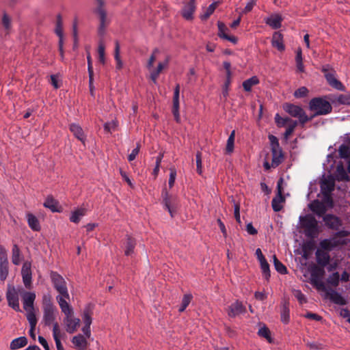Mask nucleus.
Masks as SVG:
<instances>
[{"label":"nucleus","instance_id":"f03ea898","mask_svg":"<svg viewBox=\"0 0 350 350\" xmlns=\"http://www.w3.org/2000/svg\"><path fill=\"white\" fill-rule=\"evenodd\" d=\"M42 303L43 310L42 322L46 326L53 325V328L54 324L58 323L55 321L58 314L57 309L53 304L49 295H44L43 296Z\"/></svg>","mask_w":350,"mask_h":350},{"label":"nucleus","instance_id":"6e6d98bb","mask_svg":"<svg viewBox=\"0 0 350 350\" xmlns=\"http://www.w3.org/2000/svg\"><path fill=\"white\" fill-rule=\"evenodd\" d=\"M118 127V122L116 120H112L111 122H107L104 125V129L106 131L111 133L115 131Z\"/></svg>","mask_w":350,"mask_h":350},{"label":"nucleus","instance_id":"0e129e2a","mask_svg":"<svg viewBox=\"0 0 350 350\" xmlns=\"http://www.w3.org/2000/svg\"><path fill=\"white\" fill-rule=\"evenodd\" d=\"M2 24H3V27H4V28L7 31H9L10 29V28H11V19L9 17V16L7 15L6 14H4L3 16Z\"/></svg>","mask_w":350,"mask_h":350},{"label":"nucleus","instance_id":"052dcab7","mask_svg":"<svg viewBox=\"0 0 350 350\" xmlns=\"http://www.w3.org/2000/svg\"><path fill=\"white\" fill-rule=\"evenodd\" d=\"M99 61L103 64L105 63V45L102 41H100L98 48Z\"/></svg>","mask_w":350,"mask_h":350},{"label":"nucleus","instance_id":"dca6fc26","mask_svg":"<svg viewBox=\"0 0 350 350\" xmlns=\"http://www.w3.org/2000/svg\"><path fill=\"white\" fill-rule=\"evenodd\" d=\"M282 183V179L280 178V180L278 182V195L273 198L271 202L272 208L274 211L278 212L282 210V204L284 202L285 199L284 197L282 196V189H281V184Z\"/></svg>","mask_w":350,"mask_h":350},{"label":"nucleus","instance_id":"774afa93","mask_svg":"<svg viewBox=\"0 0 350 350\" xmlns=\"http://www.w3.org/2000/svg\"><path fill=\"white\" fill-rule=\"evenodd\" d=\"M139 150H140V145H139V144H137L136 148H134L132 150L131 153L128 156V159L129 161H132L136 158L137 155L138 154V153L139 152Z\"/></svg>","mask_w":350,"mask_h":350},{"label":"nucleus","instance_id":"9d476101","mask_svg":"<svg viewBox=\"0 0 350 350\" xmlns=\"http://www.w3.org/2000/svg\"><path fill=\"white\" fill-rule=\"evenodd\" d=\"M64 315V323L65 325L66 331L69 334L75 333L80 326V319L74 317L73 312H70L69 314Z\"/></svg>","mask_w":350,"mask_h":350},{"label":"nucleus","instance_id":"4468645a","mask_svg":"<svg viewBox=\"0 0 350 350\" xmlns=\"http://www.w3.org/2000/svg\"><path fill=\"white\" fill-rule=\"evenodd\" d=\"M323 219L325 226L333 230H338L342 225V220L338 217L332 214L325 215Z\"/></svg>","mask_w":350,"mask_h":350},{"label":"nucleus","instance_id":"39448f33","mask_svg":"<svg viewBox=\"0 0 350 350\" xmlns=\"http://www.w3.org/2000/svg\"><path fill=\"white\" fill-rule=\"evenodd\" d=\"M309 107L311 111L314 112V116L326 115L332 109L329 102L323 98H312L309 103Z\"/></svg>","mask_w":350,"mask_h":350},{"label":"nucleus","instance_id":"69168bd1","mask_svg":"<svg viewBox=\"0 0 350 350\" xmlns=\"http://www.w3.org/2000/svg\"><path fill=\"white\" fill-rule=\"evenodd\" d=\"M170 178H169V187L172 188L174 185L176 177V171L175 168H170Z\"/></svg>","mask_w":350,"mask_h":350},{"label":"nucleus","instance_id":"cd10ccee","mask_svg":"<svg viewBox=\"0 0 350 350\" xmlns=\"http://www.w3.org/2000/svg\"><path fill=\"white\" fill-rule=\"evenodd\" d=\"M26 217L29 228L33 231H40L41 227L37 217L31 213H27Z\"/></svg>","mask_w":350,"mask_h":350},{"label":"nucleus","instance_id":"a878e982","mask_svg":"<svg viewBox=\"0 0 350 350\" xmlns=\"http://www.w3.org/2000/svg\"><path fill=\"white\" fill-rule=\"evenodd\" d=\"M217 25H218V29H219L218 36L220 38L228 40L234 44L237 43V38L236 37L230 36L226 33V31H227L228 29L223 23L218 22Z\"/></svg>","mask_w":350,"mask_h":350},{"label":"nucleus","instance_id":"7c9ffc66","mask_svg":"<svg viewBox=\"0 0 350 350\" xmlns=\"http://www.w3.org/2000/svg\"><path fill=\"white\" fill-rule=\"evenodd\" d=\"M167 64L168 61L167 59L165 62H159L155 70L150 69V78L154 83L157 81L161 71L167 66Z\"/></svg>","mask_w":350,"mask_h":350},{"label":"nucleus","instance_id":"a19ab883","mask_svg":"<svg viewBox=\"0 0 350 350\" xmlns=\"http://www.w3.org/2000/svg\"><path fill=\"white\" fill-rule=\"evenodd\" d=\"M288 125L286 126V131L284 134V139L286 140H288L289 137L292 135V133L294 132L295 129L297 126V121L291 120V121L287 123Z\"/></svg>","mask_w":350,"mask_h":350},{"label":"nucleus","instance_id":"4c0bfd02","mask_svg":"<svg viewBox=\"0 0 350 350\" xmlns=\"http://www.w3.org/2000/svg\"><path fill=\"white\" fill-rule=\"evenodd\" d=\"M44 206L51 209L53 212L58 211V202L51 196L47 197L44 203Z\"/></svg>","mask_w":350,"mask_h":350},{"label":"nucleus","instance_id":"f257e3e1","mask_svg":"<svg viewBox=\"0 0 350 350\" xmlns=\"http://www.w3.org/2000/svg\"><path fill=\"white\" fill-rule=\"evenodd\" d=\"M350 235V232L342 230L336 232L334 235L328 239H324L319 243V247L327 252L347 245L350 243V239L347 238Z\"/></svg>","mask_w":350,"mask_h":350},{"label":"nucleus","instance_id":"338daca9","mask_svg":"<svg viewBox=\"0 0 350 350\" xmlns=\"http://www.w3.org/2000/svg\"><path fill=\"white\" fill-rule=\"evenodd\" d=\"M269 139L271 144V148H280L279 142L278 138L273 135H269Z\"/></svg>","mask_w":350,"mask_h":350},{"label":"nucleus","instance_id":"ddd939ff","mask_svg":"<svg viewBox=\"0 0 350 350\" xmlns=\"http://www.w3.org/2000/svg\"><path fill=\"white\" fill-rule=\"evenodd\" d=\"M320 187L323 196L330 198V194L334 191L335 187L334 179L331 176L325 178L321 181Z\"/></svg>","mask_w":350,"mask_h":350},{"label":"nucleus","instance_id":"5fc2aeb1","mask_svg":"<svg viewBox=\"0 0 350 350\" xmlns=\"http://www.w3.org/2000/svg\"><path fill=\"white\" fill-rule=\"evenodd\" d=\"M172 113L174 116V118L177 122H179L180 120V114H179V100H173V109Z\"/></svg>","mask_w":350,"mask_h":350},{"label":"nucleus","instance_id":"2eb2a0df","mask_svg":"<svg viewBox=\"0 0 350 350\" xmlns=\"http://www.w3.org/2000/svg\"><path fill=\"white\" fill-rule=\"evenodd\" d=\"M95 12L98 15L100 19V25L98 29V34L103 36L105 33V27L109 24V21L107 18V12L105 8H96Z\"/></svg>","mask_w":350,"mask_h":350},{"label":"nucleus","instance_id":"9b49d317","mask_svg":"<svg viewBox=\"0 0 350 350\" xmlns=\"http://www.w3.org/2000/svg\"><path fill=\"white\" fill-rule=\"evenodd\" d=\"M163 202L165 208L168 211L171 217H173L176 213L178 207L177 198L170 196L166 191H163Z\"/></svg>","mask_w":350,"mask_h":350},{"label":"nucleus","instance_id":"a211bd4d","mask_svg":"<svg viewBox=\"0 0 350 350\" xmlns=\"http://www.w3.org/2000/svg\"><path fill=\"white\" fill-rule=\"evenodd\" d=\"M23 308L25 310H33V303L36 299V294L33 292H23L22 294Z\"/></svg>","mask_w":350,"mask_h":350},{"label":"nucleus","instance_id":"79ce46f5","mask_svg":"<svg viewBox=\"0 0 350 350\" xmlns=\"http://www.w3.org/2000/svg\"><path fill=\"white\" fill-rule=\"evenodd\" d=\"M273 260L277 271L281 274H285L287 273L286 267L277 258L275 255H273Z\"/></svg>","mask_w":350,"mask_h":350},{"label":"nucleus","instance_id":"473e14b6","mask_svg":"<svg viewBox=\"0 0 350 350\" xmlns=\"http://www.w3.org/2000/svg\"><path fill=\"white\" fill-rule=\"evenodd\" d=\"M70 130L78 139L84 142L85 137L83 131L79 125L77 124H71L70 126Z\"/></svg>","mask_w":350,"mask_h":350},{"label":"nucleus","instance_id":"6e6552de","mask_svg":"<svg viewBox=\"0 0 350 350\" xmlns=\"http://www.w3.org/2000/svg\"><path fill=\"white\" fill-rule=\"evenodd\" d=\"M50 278L53 283V287L59 293V294H63V296H67L68 293L67 284L64 278L59 275L58 273L51 271L50 273Z\"/></svg>","mask_w":350,"mask_h":350},{"label":"nucleus","instance_id":"f3484780","mask_svg":"<svg viewBox=\"0 0 350 350\" xmlns=\"http://www.w3.org/2000/svg\"><path fill=\"white\" fill-rule=\"evenodd\" d=\"M70 299V295L68 293L67 296L64 297L63 294H59L56 297V300L59 306V308L62 310V312L64 314H69L70 312H73L72 308L68 303V300Z\"/></svg>","mask_w":350,"mask_h":350},{"label":"nucleus","instance_id":"09e8293b","mask_svg":"<svg viewBox=\"0 0 350 350\" xmlns=\"http://www.w3.org/2000/svg\"><path fill=\"white\" fill-rule=\"evenodd\" d=\"M258 334L260 336L266 338L269 342L271 343L272 342V339L271 338V332L267 327L263 326V327H260L258 329Z\"/></svg>","mask_w":350,"mask_h":350},{"label":"nucleus","instance_id":"c756f323","mask_svg":"<svg viewBox=\"0 0 350 350\" xmlns=\"http://www.w3.org/2000/svg\"><path fill=\"white\" fill-rule=\"evenodd\" d=\"M86 212L87 209L84 207H81L74 211L70 217V221L75 224L79 223L81 218L86 214Z\"/></svg>","mask_w":350,"mask_h":350},{"label":"nucleus","instance_id":"393cba45","mask_svg":"<svg viewBox=\"0 0 350 350\" xmlns=\"http://www.w3.org/2000/svg\"><path fill=\"white\" fill-rule=\"evenodd\" d=\"M272 161H271V167H276L278 166L282 161L283 154L282 152V149L280 148H272Z\"/></svg>","mask_w":350,"mask_h":350},{"label":"nucleus","instance_id":"680f3d73","mask_svg":"<svg viewBox=\"0 0 350 350\" xmlns=\"http://www.w3.org/2000/svg\"><path fill=\"white\" fill-rule=\"evenodd\" d=\"M159 53V51L156 49L153 51L152 55H150V57L148 59V64H147V68H148L149 70H150L151 68L152 67L153 63L154 62V61L157 59V55Z\"/></svg>","mask_w":350,"mask_h":350},{"label":"nucleus","instance_id":"1a4fd4ad","mask_svg":"<svg viewBox=\"0 0 350 350\" xmlns=\"http://www.w3.org/2000/svg\"><path fill=\"white\" fill-rule=\"evenodd\" d=\"M9 275L8 252L5 247L0 244V282H3Z\"/></svg>","mask_w":350,"mask_h":350},{"label":"nucleus","instance_id":"49530a36","mask_svg":"<svg viewBox=\"0 0 350 350\" xmlns=\"http://www.w3.org/2000/svg\"><path fill=\"white\" fill-rule=\"evenodd\" d=\"M260 268L262 269L264 278L268 280L270 278L269 265L266 259L260 261Z\"/></svg>","mask_w":350,"mask_h":350},{"label":"nucleus","instance_id":"0eeeda50","mask_svg":"<svg viewBox=\"0 0 350 350\" xmlns=\"http://www.w3.org/2000/svg\"><path fill=\"white\" fill-rule=\"evenodd\" d=\"M23 290L22 288H16L13 286L8 285L6 292V299L9 306L12 308L17 312H21L19 305V294H23Z\"/></svg>","mask_w":350,"mask_h":350},{"label":"nucleus","instance_id":"603ef678","mask_svg":"<svg viewBox=\"0 0 350 350\" xmlns=\"http://www.w3.org/2000/svg\"><path fill=\"white\" fill-rule=\"evenodd\" d=\"M27 312V319L29 321L30 327H36L37 324V318L33 310H28Z\"/></svg>","mask_w":350,"mask_h":350},{"label":"nucleus","instance_id":"423d86ee","mask_svg":"<svg viewBox=\"0 0 350 350\" xmlns=\"http://www.w3.org/2000/svg\"><path fill=\"white\" fill-rule=\"evenodd\" d=\"M283 109L292 117L297 118L299 119V122L303 125L311 120V118H309L306 114L304 109L298 105L291 103H285L283 105Z\"/></svg>","mask_w":350,"mask_h":350},{"label":"nucleus","instance_id":"e433bc0d","mask_svg":"<svg viewBox=\"0 0 350 350\" xmlns=\"http://www.w3.org/2000/svg\"><path fill=\"white\" fill-rule=\"evenodd\" d=\"M259 83V79L257 77L254 76L243 83V87L246 92L251 91L252 87Z\"/></svg>","mask_w":350,"mask_h":350},{"label":"nucleus","instance_id":"bb28decb","mask_svg":"<svg viewBox=\"0 0 350 350\" xmlns=\"http://www.w3.org/2000/svg\"><path fill=\"white\" fill-rule=\"evenodd\" d=\"M272 46L275 47L278 51H283L284 45L283 44V36L280 32H275L272 37Z\"/></svg>","mask_w":350,"mask_h":350},{"label":"nucleus","instance_id":"c9c22d12","mask_svg":"<svg viewBox=\"0 0 350 350\" xmlns=\"http://www.w3.org/2000/svg\"><path fill=\"white\" fill-rule=\"evenodd\" d=\"M218 2H213L211 3L207 8H206L202 14L200 15V18L203 21L207 20L209 16L214 12L217 6L218 5Z\"/></svg>","mask_w":350,"mask_h":350},{"label":"nucleus","instance_id":"13d9d810","mask_svg":"<svg viewBox=\"0 0 350 350\" xmlns=\"http://www.w3.org/2000/svg\"><path fill=\"white\" fill-rule=\"evenodd\" d=\"M308 90L306 87H301L294 92V96L296 98H303L308 95Z\"/></svg>","mask_w":350,"mask_h":350},{"label":"nucleus","instance_id":"bf43d9fd","mask_svg":"<svg viewBox=\"0 0 350 350\" xmlns=\"http://www.w3.org/2000/svg\"><path fill=\"white\" fill-rule=\"evenodd\" d=\"M293 295L296 297V299L299 301L301 304L307 302V299L306 296L301 293L299 290H294Z\"/></svg>","mask_w":350,"mask_h":350},{"label":"nucleus","instance_id":"4d7b16f0","mask_svg":"<svg viewBox=\"0 0 350 350\" xmlns=\"http://www.w3.org/2000/svg\"><path fill=\"white\" fill-rule=\"evenodd\" d=\"M336 101L339 104L350 105V96L346 94H340L336 98Z\"/></svg>","mask_w":350,"mask_h":350},{"label":"nucleus","instance_id":"3c124183","mask_svg":"<svg viewBox=\"0 0 350 350\" xmlns=\"http://www.w3.org/2000/svg\"><path fill=\"white\" fill-rule=\"evenodd\" d=\"M290 118H282L278 113H277L275 116V122L278 126L282 127L284 126L287 123L291 121Z\"/></svg>","mask_w":350,"mask_h":350},{"label":"nucleus","instance_id":"b1692460","mask_svg":"<svg viewBox=\"0 0 350 350\" xmlns=\"http://www.w3.org/2000/svg\"><path fill=\"white\" fill-rule=\"evenodd\" d=\"M72 342L75 347L78 350H85L87 347L88 342L83 335L78 334L72 339Z\"/></svg>","mask_w":350,"mask_h":350},{"label":"nucleus","instance_id":"412c9836","mask_svg":"<svg viewBox=\"0 0 350 350\" xmlns=\"http://www.w3.org/2000/svg\"><path fill=\"white\" fill-rule=\"evenodd\" d=\"M282 18L280 15L275 14L265 18V22L272 29H276L281 27Z\"/></svg>","mask_w":350,"mask_h":350},{"label":"nucleus","instance_id":"c85d7f7f","mask_svg":"<svg viewBox=\"0 0 350 350\" xmlns=\"http://www.w3.org/2000/svg\"><path fill=\"white\" fill-rule=\"evenodd\" d=\"M53 336L55 342V345L57 350H64L63 345L60 341L61 332L58 323L54 324L53 329Z\"/></svg>","mask_w":350,"mask_h":350},{"label":"nucleus","instance_id":"58836bf2","mask_svg":"<svg viewBox=\"0 0 350 350\" xmlns=\"http://www.w3.org/2000/svg\"><path fill=\"white\" fill-rule=\"evenodd\" d=\"M336 176V179L339 181L349 180V176L342 165L337 166Z\"/></svg>","mask_w":350,"mask_h":350},{"label":"nucleus","instance_id":"aec40b11","mask_svg":"<svg viewBox=\"0 0 350 350\" xmlns=\"http://www.w3.org/2000/svg\"><path fill=\"white\" fill-rule=\"evenodd\" d=\"M245 310V307L243 305L242 302L237 300L228 307V314L230 317H235L239 314L244 313Z\"/></svg>","mask_w":350,"mask_h":350},{"label":"nucleus","instance_id":"8fccbe9b","mask_svg":"<svg viewBox=\"0 0 350 350\" xmlns=\"http://www.w3.org/2000/svg\"><path fill=\"white\" fill-rule=\"evenodd\" d=\"M82 318L85 325H91L92 310L90 307H88L84 310Z\"/></svg>","mask_w":350,"mask_h":350},{"label":"nucleus","instance_id":"ea45409f","mask_svg":"<svg viewBox=\"0 0 350 350\" xmlns=\"http://www.w3.org/2000/svg\"><path fill=\"white\" fill-rule=\"evenodd\" d=\"M311 210L319 216L323 215L326 211L324 205L319 201H315L312 204Z\"/></svg>","mask_w":350,"mask_h":350},{"label":"nucleus","instance_id":"2f4dec72","mask_svg":"<svg viewBox=\"0 0 350 350\" xmlns=\"http://www.w3.org/2000/svg\"><path fill=\"white\" fill-rule=\"evenodd\" d=\"M27 344V339L25 336H21L14 339L10 343V349L12 350L18 349L25 347Z\"/></svg>","mask_w":350,"mask_h":350},{"label":"nucleus","instance_id":"c03bdc74","mask_svg":"<svg viewBox=\"0 0 350 350\" xmlns=\"http://www.w3.org/2000/svg\"><path fill=\"white\" fill-rule=\"evenodd\" d=\"M135 246V241L131 237H128L126 240V249L124 254L126 256L131 255L133 252V250Z\"/></svg>","mask_w":350,"mask_h":350},{"label":"nucleus","instance_id":"de8ad7c7","mask_svg":"<svg viewBox=\"0 0 350 350\" xmlns=\"http://www.w3.org/2000/svg\"><path fill=\"white\" fill-rule=\"evenodd\" d=\"M281 320L285 324H287L290 320L289 309L286 304L282 306L281 310Z\"/></svg>","mask_w":350,"mask_h":350},{"label":"nucleus","instance_id":"37998d69","mask_svg":"<svg viewBox=\"0 0 350 350\" xmlns=\"http://www.w3.org/2000/svg\"><path fill=\"white\" fill-rule=\"evenodd\" d=\"M327 282L329 284L336 287L339 284L340 282V275L338 272H334L329 275L327 278Z\"/></svg>","mask_w":350,"mask_h":350},{"label":"nucleus","instance_id":"6ab92c4d","mask_svg":"<svg viewBox=\"0 0 350 350\" xmlns=\"http://www.w3.org/2000/svg\"><path fill=\"white\" fill-rule=\"evenodd\" d=\"M315 256L317 264L322 267L327 266L330 261L329 252L320 247L317 250Z\"/></svg>","mask_w":350,"mask_h":350},{"label":"nucleus","instance_id":"a18cd8bd","mask_svg":"<svg viewBox=\"0 0 350 350\" xmlns=\"http://www.w3.org/2000/svg\"><path fill=\"white\" fill-rule=\"evenodd\" d=\"M234 137H235V131H232L227 140V144H226V151L227 153L230 154V153L232 152V151L234 150Z\"/></svg>","mask_w":350,"mask_h":350},{"label":"nucleus","instance_id":"20e7f679","mask_svg":"<svg viewBox=\"0 0 350 350\" xmlns=\"http://www.w3.org/2000/svg\"><path fill=\"white\" fill-rule=\"evenodd\" d=\"M308 271L310 273V282L319 291H325V286L322 281L325 274L323 267L317 265L312 264L308 267Z\"/></svg>","mask_w":350,"mask_h":350},{"label":"nucleus","instance_id":"f704fd0d","mask_svg":"<svg viewBox=\"0 0 350 350\" xmlns=\"http://www.w3.org/2000/svg\"><path fill=\"white\" fill-rule=\"evenodd\" d=\"M330 300L336 304L338 305H345L347 304L346 299L338 293L336 291H333L329 294Z\"/></svg>","mask_w":350,"mask_h":350},{"label":"nucleus","instance_id":"f8f14e48","mask_svg":"<svg viewBox=\"0 0 350 350\" xmlns=\"http://www.w3.org/2000/svg\"><path fill=\"white\" fill-rule=\"evenodd\" d=\"M23 282L27 288H31L32 286L31 264L29 261L23 263L21 269Z\"/></svg>","mask_w":350,"mask_h":350},{"label":"nucleus","instance_id":"72a5a7b5","mask_svg":"<svg viewBox=\"0 0 350 350\" xmlns=\"http://www.w3.org/2000/svg\"><path fill=\"white\" fill-rule=\"evenodd\" d=\"M325 78L328 82V83L338 89V90H341L342 88V84L336 79V78L334 76V72H327V73H325Z\"/></svg>","mask_w":350,"mask_h":350},{"label":"nucleus","instance_id":"e2e57ef3","mask_svg":"<svg viewBox=\"0 0 350 350\" xmlns=\"http://www.w3.org/2000/svg\"><path fill=\"white\" fill-rule=\"evenodd\" d=\"M55 31L57 36H63L62 21L60 16H57Z\"/></svg>","mask_w":350,"mask_h":350},{"label":"nucleus","instance_id":"7ed1b4c3","mask_svg":"<svg viewBox=\"0 0 350 350\" xmlns=\"http://www.w3.org/2000/svg\"><path fill=\"white\" fill-rule=\"evenodd\" d=\"M301 226L304 229V233L307 237L315 238L319 232L320 229L318 221L311 215H306L304 217H300Z\"/></svg>","mask_w":350,"mask_h":350},{"label":"nucleus","instance_id":"5701e85b","mask_svg":"<svg viewBox=\"0 0 350 350\" xmlns=\"http://www.w3.org/2000/svg\"><path fill=\"white\" fill-rule=\"evenodd\" d=\"M11 260L12 262L14 265H19L23 260V255L21 251L16 244H14L12 248L11 253Z\"/></svg>","mask_w":350,"mask_h":350},{"label":"nucleus","instance_id":"864d4df0","mask_svg":"<svg viewBox=\"0 0 350 350\" xmlns=\"http://www.w3.org/2000/svg\"><path fill=\"white\" fill-rule=\"evenodd\" d=\"M338 153L341 158L347 159L350 156V148L347 145H341L339 147Z\"/></svg>","mask_w":350,"mask_h":350},{"label":"nucleus","instance_id":"4be33fe9","mask_svg":"<svg viewBox=\"0 0 350 350\" xmlns=\"http://www.w3.org/2000/svg\"><path fill=\"white\" fill-rule=\"evenodd\" d=\"M195 10L196 5L194 0H190V1L184 6L182 10L183 16L187 20H191Z\"/></svg>","mask_w":350,"mask_h":350}]
</instances>
